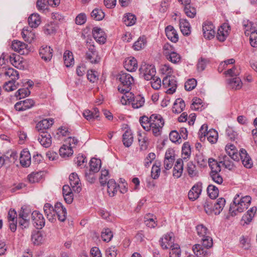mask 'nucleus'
Returning <instances> with one entry per match:
<instances>
[{"label":"nucleus","instance_id":"nucleus-57","mask_svg":"<svg viewBox=\"0 0 257 257\" xmlns=\"http://www.w3.org/2000/svg\"><path fill=\"white\" fill-rule=\"evenodd\" d=\"M219 173L220 172L211 171L210 176L215 183L218 184H221L223 182V178Z\"/></svg>","mask_w":257,"mask_h":257},{"label":"nucleus","instance_id":"nucleus-20","mask_svg":"<svg viewBox=\"0 0 257 257\" xmlns=\"http://www.w3.org/2000/svg\"><path fill=\"white\" fill-rule=\"evenodd\" d=\"M20 162L23 167H28L31 163V158L30 152L27 150H23L20 156Z\"/></svg>","mask_w":257,"mask_h":257},{"label":"nucleus","instance_id":"nucleus-4","mask_svg":"<svg viewBox=\"0 0 257 257\" xmlns=\"http://www.w3.org/2000/svg\"><path fill=\"white\" fill-rule=\"evenodd\" d=\"M202 244H196L193 246V250L196 256H205L208 254V249L212 247L213 241L209 236L208 237L201 238Z\"/></svg>","mask_w":257,"mask_h":257},{"label":"nucleus","instance_id":"nucleus-52","mask_svg":"<svg viewBox=\"0 0 257 257\" xmlns=\"http://www.w3.org/2000/svg\"><path fill=\"white\" fill-rule=\"evenodd\" d=\"M5 75L9 77H11V80L16 81L19 78V74L18 72L13 68H8L6 72Z\"/></svg>","mask_w":257,"mask_h":257},{"label":"nucleus","instance_id":"nucleus-42","mask_svg":"<svg viewBox=\"0 0 257 257\" xmlns=\"http://www.w3.org/2000/svg\"><path fill=\"white\" fill-rule=\"evenodd\" d=\"M107 192L110 196H113L117 192V186L115 181L113 179L109 180L107 182Z\"/></svg>","mask_w":257,"mask_h":257},{"label":"nucleus","instance_id":"nucleus-30","mask_svg":"<svg viewBox=\"0 0 257 257\" xmlns=\"http://www.w3.org/2000/svg\"><path fill=\"white\" fill-rule=\"evenodd\" d=\"M132 107L134 108L138 109L142 107L145 103V98L141 95L135 96L133 94V98L131 99Z\"/></svg>","mask_w":257,"mask_h":257},{"label":"nucleus","instance_id":"nucleus-36","mask_svg":"<svg viewBox=\"0 0 257 257\" xmlns=\"http://www.w3.org/2000/svg\"><path fill=\"white\" fill-rule=\"evenodd\" d=\"M64 63L67 67L72 66L74 63L73 53L72 52L67 50L63 55Z\"/></svg>","mask_w":257,"mask_h":257},{"label":"nucleus","instance_id":"nucleus-47","mask_svg":"<svg viewBox=\"0 0 257 257\" xmlns=\"http://www.w3.org/2000/svg\"><path fill=\"white\" fill-rule=\"evenodd\" d=\"M208 163L209 167L211 169V171L220 172L221 167L220 166L219 162H218L213 158H209L208 160Z\"/></svg>","mask_w":257,"mask_h":257},{"label":"nucleus","instance_id":"nucleus-59","mask_svg":"<svg viewBox=\"0 0 257 257\" xmlns=\"http://www.w3.org/2000/svg\"><path fill=\"white\" fill-rule=\"evenodd\" d=\"M166 57L168 60L175 64L179 62L181 59L180 56L175 51L170 53Z\"/></svg>","mask_w":257,"mask_h":257},{"label":"nucleus","instance_id":"nucleus-49","mask_svg":"<svg viewBox=\"0 0 257 257\" xmlns=\"http://www.w3.org/2000/svg\"><path fill=\"white\" fill-rule=\"evenodd\" d=\"M184 11L187 16L190 18H193L196 15V9L192 7L190 5V3L184 6Z\"/></svg>","mask_w":257,"mask_h":257},{"label":"nucleus","instance_id":"nucleus-22","mask_svg":"<svg viewBox=\"0 0 257 257\" xmlns=\"http://www.w3.org/2000/svg\"><path fill=\"white\" fill-rule=\"evenodd\" d=\"M174 239L172 237V233L167 234L161 238V245L163 248H171L175 244L173 243Z\"/></svg>","mask_w":257,"mask_h":257},{"label":"nucleus","instance_id":"nucleus-35","mask_svg":"<svg viewBox=\"0 0 257 257\" xmlns=\"http://www.w3.org/2000/svg\"><path fill=\"white\" fill-rule=\"evenodd\" d=\"M28 23L31 28H37L41 23L39 15L38 14H32L28 18Z\"/></svg>","mask_w":257,"mask_h":257},{"label":"nucleus","instance_id":"nucleus-63","mask_svg":"<svg viewBox=\"0 0 257 257\" xmlns=\"http://www.w3.org/2000/svg\"><path fill=\"white\" fill-rule=\"evenodd\" d=\"M109 172L107 170H102L101 175L99 177V182L101 186H103L106 184L107 180L109 178Z\"/></svg>","mask_w":257,"mask_h":257},{"label":"nucleus","instance_id":"nucleus-33","mask_svg":"<svg viewBox=\"0 0 257 257\" xmlns=\"http://www.w3.org/2000/svg\"><path fill=\"white\" fill-rule=\"evenodd\" d=\"M179 26L180 30L184 35L188 36L190 34V25L186 19H180Z\"/></svg>","mask_w":257,"mask_h":257},{"label":"nucleus","instance_id":"nucleus-25","mask_svg":"<svg viewBox=\"0 0 257 257\" xmlns=\"http://www.w3.org/2000/svg\"><path fill=\"white\" fill-rule=\"evenodd\" d=\"M4 155L6 161V164L9 166L15 164L19 158L17 153L15 151H8Z\"/></svg>","mask_w":257,"mask_h":257},{"label":"nucleus","instance_id":"nucleus-62","mask_svg":"<svg viewBox=\"0 0 257 257\" xmlns=\"http://www.w3.org/2000/svg\"><path fill=\"white\" fill-rule=\"evenodd\" d=\"M170 140L173 143H177L180 144L182 142V140L180 135L176 131H172L169 135Z\"/></svg>","mask_w":257,"mask_h":257},{"label":"nucleus","instance_id":"nucleus-10","mask_svg":"<svg viewBox=\"0 0 257 257\" xmlns=\"http://www.w3.org/2000/svg\"><path fill=\"white\" fill-rule=\"evenodd\" d=\"M214 26L211 22H206L202 25V31L205 38L210 40L215 36Z\"/></svg>","mask_w":257,"mask_h":257},{"label":"nucleus","instance_id":"nucleus-37","mask_svg":"<svg viewBox=\"0 0 257 257\" xmlns=\"http://www.w3.org/2000/svg\"><path fill=\"white\" fill-rule=\"evenodd\" d=\"M186 169L190 177L193 178L198 176V171L196 165L192 162L190 161L188 163Z\"/></svg>","mask_w":257,"mask_h":257},{"label":"nucleus","instance_id":"nucleus-6","mask_svg":"<svg viewBox=\"0 0 257 257\" xmlns=\"http://www.w3.org/2000/svg\"><path fill=\"white\" fill-rule=\"evenodd\" d=\"M140 71L147 80H150L155 76L156 70L154 66L152 65H142L140 68Z\"/></svg>","mask_w":257,"mask_h":257},{"label":"nucleus","instance_id":"nucleus-11","mask_svg":"<svg viewBox=\"0 0 257 257\" xmlns=\"http://www.w3.org/2000/svg\"><path fill=\"white\" fill-rule=\"evenodd\" d=\"M230 31V28L229 25L227 23L223 24L218 28L216 37L217 39L220 42L224 41Z\"/></svg>","mask_w":257,"mask_h":257},{"label":"nucleus","instance_id":"nucleus-16","mask_svg":"<svg viewBox=\"0 0 257 257\" xmlns=\"http://www.w3.org/2000/svg\"><path fill=\"white\" fill-rule=\"evenodd\" d=\"M11 63L15 67L20 70H23L25 66L23 64V58L16 54H12L9 57Z\"/></svg>","mask_w":257,"mask_h":257},{"label":"nucleus","instance_id":"nucleus-26","mask_svg":"<svg viewBox=\"0 0 257 257\" xmlns=\"http://www.w3.org/2000/svg\"><path fill=\"white\" fill-rule=\"evenodd\" d=\"M44 211L48 220L53 222L55 220V207L50 203H46L44 206Z\"/></svg>","mask_w":257,"mask_h":257},{"label":"nucleus","instance_id":"nucleus-27","mask_svg":"<svg viewBox=\"0 0 257 257\" xmlns=\"http://www.w3.org/2000/svg\"><path fill=\"white\" fill-rule=\"evenodd\" d=\"M165 33L167 38L174 43H176L178 41V34L174 28V27L171 25L168 26L165 28Z\"/></svg>","mask_w":257,"mask_h":257},{"label":"nucleus","instance_id":"nucleus-54","mask_svg":"<svg viewBox=\"0 0 257 257\" xmlns=\"http://www.w3.org/2000/svg\"><path fill=\"white\" fill-rule=\"evenodd\" d=\"M31 239L34 244L39 245L43 241V236L41 233L39 231L34 232L32 234Z\"/></svg>","mask_w":257,"mask_h":257},{"label":"nucleus","instance_id":"nucleus-48","mask_svg":"<svg viewBox=\"0 0 257 257\" xmlns=\"http://www.w3.org/2000/svg\"><path fill=\"white\" fill-rule=\"evenodd\" d=\"M43 173L42 172H33L28 176L29 181L31 183H35L39 182L42 178Z\"/></svg>","mask_w":257,"mask_h":257},{"label":"nucleus","instance_id":"nucleus-61","mask_svg":"<svg viewBox=\"0 0 257 257\" xmlns=\"http://www.w3.org/2000/svg\"><path fill=\"white\" fill-rule=\"evenodd\" d=\"M123 94L121 97L120 102L123 105H126L127 102H131V99L133 98V93L130 92H120Z\"/></svg>","mask_w":257,"mask_h":257},{"label":"nucleus","instance_id":"nucleus-9","mask_svg":"<svg viewBox=\"0 0 257 257\" xmlns=\"http://www.w3.org/2000/svg\"><path fill=\"white\" fill-rule=\"evenodd\" d=\"M31 215L33 224L37 229H41L44 226L45 220L41 213L38 211H34Z\"/></svg>","mask_w":257,"mask_h":257},{"label":"nucleus","instance_id":"nucleus-53","mask_svg":"<svg viewBox=\"0 0 257 257\" xmlns=\"http://www.w3.org/2000/svg\"><path fill=\"white\" fill-rule=\"evenodd\" d=\"M147 41L143 37H140L134 43L133 48L136 51H140L144 48L146 45Z\"/></svg>","mask_w":257,"mask_h":257},{"label":"nucleus","instance_id":"nucleus-38","mask_svg":"<svg viewBox=\"0 0 257 257\" xmlns=\"http://www.w3.org/2000/svg\"><path fill=\"white\" fill-rule=\"evenodd\" d=\"M101 165V161L100 159L94 158H92L89 163V170L93 173H97L99 171Z\"/></svg>","mask_w":257,"mask_h":257},{"label":"nucleus","instance_id":"nucleus-32","mask_svg":"<svg viewBox=\"0 0 257 257\" xmlns=\"http://www.w3.org/2000/svg\"><path fill=\"white\" fill-rule=\"evenodd\" d=\"M185 107L184 101L181 98H177L173 104L172 111L175 113H180L183 111Z\"/></svg>","mask_w":257,"mask_h":257},{"label":"nucleus","instance_id":"nucleus-58","mask_svg":"<svg viewBox=\"0 0 257 257\" xmlns=\"http://www.w3.org/2000/svg\"><path fill=\"white\" fill-rule=\"evenodd\" d=\"M208 63L209 60L203 57L199 58L197 64V70L199 72L203 71L205 69Z\"/></svg>","mask_w":257,"mask_h":257},{"label":"nucleus","instance_id":"nucleus-23","mask_svg":"<svg viewBox=\"0 0 257 257\" xmlns=\"http://www.w3.org/2000/svg\"><path fill=\"white\" fill-rule=\"evenodd\" d=\"M124 67L128 71H135L138 68L137 60L134 57H128L124 62Z\"/></svg>","mask_w":257,"mask_h":257},{"label":"nucleus","instance_id":"nucleus-24","mask_svg":"<svg viewBox=\"0 0 257 257\" xmlns=\"http://www.w3.org/2000/svg\"><path fill=\"white\" fill-rule=\"evenodd\" d=\"M54 123L53 119H44L37 123L36 126V130L41 133L49 128Z\"/></svg>","mask_w":257,"mask_h":257},{"label":"nucleus","instance_id":"nucleus-56","mask_svg":"<svg viewBox=\"0 0 257 257\" xmlns=\"http://www.w3.org/2000/svg\"><path fill=\"white\" fill-rule=\"evenodd\" d=\"M153 217L152 214H147L145 217V224L150 227V228H154L157 225V221H156L153 218H151L150 217Z\"/></svg>","mask_w":257,"mask_h":257},{"label":"nucleus","instance_id":"nucleus-2","mask_svg":"<svg viewBox=\"0 0 257 257\" xmlns=\"http://www.w3.org/2000/svg\"><path fill=\"white\" fill-rule=\"evenodd\" d=\"M251 200L249 196L240 197V194H236L230 205L229 211L230 215L233 216L243 212L250 205Z\"/></svg>","mask_w":257,"mask_h":257},{"label":"nucleus","instance_id":"nucleus-17","mask_svg":"<svg viewBox=\"0 0 257 257\" xmlns=\"http://www.w3.org/2000/svg\"><path fill=\"white\" fill-rule=\"evenodd\" d=\"M56 214L58 219L62 222L66 219L67 211L66 208L60 202H57L55 205V214Z\"/></svg>","mask_w":257,"mask_h":257},{"label":"nucleus","instance_id":"nucleus-29","mask_svg":"<svg viewBox=\"0 0 257 257\" xmlns=\"http://www.w3.org/2000/svg\"><path fill=\"white\" fill-rule=\"evenodd\" d=\"M183 171V162L182 159H178L173 168V175L176 178H180Z\"/></svg>","mask_w":257,"mask_h":257},{"label":"nucleus","instance_id":"nucleus-15","mask_svg":"<svg viewBox=\"0 0 257 257\" xmlns=\"http://www.w3.org/2000/svg\"><path fill=\"white\" fill-rule=\"evenodd\" d=\"M239 156V159H241L242 163L245 167L246 168L252 167V161L245 149H241L240 150Z\"/></svg>","mask_w":257,"mask_h":257},{"label":"nucleus","instance_id":"nucleus-55","mask_svg":"<svg viewBox=\"0 0 257 257\" xmlns=\"http://www.w3.org/2000/svg\"><path fill=\"white\" fill-rule=\"evenodd\" d=\"M191 149L189 143H185L182 148V154L183 159H187L190 156Z\"/></svg>","mask_w":257,"mask_h":257},{"label":"nucleus","instance_id":"nucleus-14","mask_svg":"<svg viewBox=\"0 0 257 257\" xmlns=\"http://www.w3.org/2000/svg\"><path fill=\"white\" fill-rule=\"evenodd\" d=\"M69 181L72 190L77 193L81 190L80 179L76 173H71L69 176Z\"/></svg>","mask_w":257,"mask_h":257},{"label":"nucleus","instance_id":"nucleus-40","mask_svg":"<svg viewBox=\"0 0 257 257\" xmlns=\"http://www.w3.org/2000/svg\"><path fill=\"white\" fill-rule=\"evenodd\" d=\"M256 210V207H252L247 211L246 214H244L242 217V220L244 222V223L248 224L252 221Z\"/></svg>","mask_w":257,"mask_h":257},{"label":"nucleus","instance_id":"nucleus-64","mask_svg":"<svg viewBox=\"0 0 257 257\" xmlns=\"http://www.w3.org/2000/svg\"><path fill=\"white\" fill-rule=\"evenodd\" d=\"M240 73V69L239 67L234 66L232 68L229 69L227 71L224 72V74L228 75L230 76H237L239 75Z\"/></svg>","mask_w":257,"mask_h":257},{"label":"nucleus","instance_id":"nucleus-7","mask_svg":"<svg viewBox=\"0 0 257 257\" xmlns=\"http://www.w3.org/2000/svg\"><path fill=\"white\" fill-rule=\"evenodd\" d=\"M11 47L13 50L20 55H27L30 52L28 45L20 41L14 40Z\"/></svg>","mask_w":257,"mask_h":257},{"label":"nucleus","instance_id":"nucleus-60","mask_svg":"<svg viewBox=\"0 0 257 257\" xmlns=\"http://www.w3.org/2000/svg\"><path fill=\"white\" fill-rule=\"evenodd\" d=\"M113 237L112 232L109 228L104 229L101 233V238L105 242H109Z\"/></svg>","mask_w":257,"mask_h":257},{"label":"nucleus","instance_id":"nucleus-39","mask_svg":"<svg viewBox=\"0 0 257 257\" xmlns=\"http://www.w3.org/2000/svg\"><path fill=\"white\" fill-rule=\"evenodd\" d=\"M122 142L123 145L126 147H130L133 142V137L131 131L126 130L122 135Z\"/></svg>","mask_w":257,"mask_h":257},{"label":"nucleus","instance_id":"nucleus-21","mask_svg":"<svg viewBox=\"0 0 257 257\" xmlns=\"http://www.w3.org/2000/svg\"><path fill=\"white\" fill-rule=\"evenodd\" d=\"M92 34L94 39L99 43L104 44L105 42L106 38L103 31L99 28H94L92 30Z\"/></svg>","mask_w":257,"mask_h":257},{"label":"nucleus","instance_id":"nucleus-31","mask_svg":"<svg viewBox=\"0 0 257 257\" xmlns=\"http://www.w3.org/2000/svg\"><path fill=\"white\" fill-rule=\"evenodd\" d=\"M225 204V200L223 198H219L214 203L213 205V213L215 215H218L223 209Z\"/></svg>","mask_w":257,"mask_h":257},{"label":"nucleus","instance_id":"nucleus-28","mask_svg":"<svg viewBox=\"0 0 257 257\" xmlns=\"http://www.w3.org/2000/svg\"><path fill=\"white\" fill-rule=\"evenodd\" d=\"M225 151L228 155L233 160L235 161H239V154L235 147L232 144L227 145L225 147Z\"/></svg>","mask_w":257,"mask_h":257},{"label":"nucleus","instance_id":"nucleus-13","mask_svg":"<svg viewBox=\"0 0 257 257\" xmlns=\"http://www.w3.org/2000/svg\"><path fill=\"white\" fill-rule=\"evenodd\" d=\"M41 145L45 148H49L52 144V138L50 134L45 131L41 132L38 138Z\"/></svg>","mask_w":257,"mask_h":257},{"label":"nucleus","instance_id":"nucleus-51","mask_svg":"<svg viewBox=\"0 0 257 257\" xmlns=\"http://www.w3.org/2000/svg\"><path fill=\"white\" fill-rule=\"evenodd\" d=\"M91 16L96 21H100L104 18L105 15L101 9L96 8L92 11Z\"/></svg>","mask_w":257,"mask_h":257},{"label":"nucleus","instance_id":"nucleus-19","mask_svg":"<svg viewBox=\"0 0 257 257\" xmlns=\"http://www.w3.org/2000/svg\"><path fill=\"white\" fill-rule=\"evenodd\" d=\"M53 49L49 46H42L39 50V55L45 61H49L52 57Z\"/></svg>","mask_w":257,"mask_h":257},{"label":"nucleus","instance_id":"nucleus-3","mask_svg":"<svg viewBox=\"0 0 257 257\" xmlns=\"http://www.w3.org/2000/svg\"><path fill=\"white\" fill-rule=\"evenodd\" d=\"M117 79L120 82L117 89L120 92H128L131 90L134 83L133 77L129 73L120 72L117 75Z\"/></svg>","mask_w":257,"mask_h":257},{"label":"nucleus","instance_id":"nucleus-12","mask_svg":"<svg viewBox=\"0 0 257 257\" xmlns=\"http://www.w3.org/2000/svg\"><path fill=\"white\" fill-rule=\"evenodd\" d=\"M35 104L34 101L32 99H26L20 101L15 105V108L18 111H25L32 108Z\"/></svg>","mask_w":257,"mask_h":257},{"label":"nucleus","instance_id":"nucleus-41","mask_svg":"<svg viewBox=\"0 0 257 257\" xmlns=\"http://www.w3.org/2000/svg\"><path fill=\"white\" fill-rule=\"evenodd\" d=\"M59 154L61 157L67 158L73 155V151L71 146L63 145L59 149Z\"/></svg>","mask_w":257,"mask_h":257},{"label":"nucleus","instance_id":"nucleus-46","mask_svg":"<svg viewBox=\"0 0 257 257\" xmlns=\"http://www.w3.org/2000/svg\"><path fill=\"white\" fill-rule=\"evenodd\" d=\"M197 234L201 237H208L209 236V232L206 227L203 224H200L196 227Z\"/></svg>","mask_w":257,"mask_h":257},{"label":"nucleus","instance_id":"nucleus-8","mask_svg":"<svg viewBox=\"0 0 257 257\" xmlns=\"http://www.w3.org/2000/svg\"><path fill=\"white\" fill-rule=\"evenodd\" d=\"M202 184L197 182L194 185L188 192V198L191 201H195L198 199L202 192Z\"/></svg>","mask_w":257,"mask_h":257},{"label":"nucleus","instance_id":"nucleus-44","mask_svg":"<svg viewBox=\"0 0 257 257\" xmlns=\"http://www.w3.org/2000/svg\"><path fill=\"white\" fill-rule=\"evenodd\" d=\"M123 21L126 26H132L136 23V17L132 14L127 13L123 16Z\"/></svg>","mask_w":257,"mask_h":257},{"label":"nucleus","instance_id":"nucleus-50","mask_svg":"<svg viewBox=\"0 0 257 257\" xmlns=\"http://www.w3.org/2000/svg\"><path fill=\"white\" fill-rule=\"evenodd\" d=\"M207 191L211 199H215L218 195L219 190L218 188L213 185H208Z\"/></svg>","mask_w":257,"mask_h":257},{"label":"nucleus","instance_id":"nucleus-1","mask_svg":"<svg viewBox=\"0 0 257 257\" xmlns=\"http://www.w3.org/2000/svg\"><path fill=\"white\" fill-rule=\"evenodd\" d=\"M139 121L145 131H151L155 137L161 136L165 123L161 115L153 114L149 117L144 115L140 118Z\"/></svg>","mask_w":257,"mask_h":257},{"label":"nucleus","instance_id":"nucleus-45","mask_svg":"<svg viewBox=\"0 0 257 257\" xmlns=\"http://www.w3.org/2000/svg\"><path fill=\"white\" fill-rule=\"evenodd\" d=\"M230 86L234 89H239L242 87V83L239 77H235L228 80Z\"/></svg>","mask_w":257,"mask_h":257},{"label":"nucleus","instance_id":"nucleus-5","mask_svg":"<svg viewBox=\"0 0 257 257\" xmlns=\"http://www.w3.org/2000/svg\"><path fill=\"white\" fill-rule=\"evenodd\" d=\"M162 85L164 87L168 88L166 92L168 94L174 93L177 87V81L176 78L174 75L166 76L162 80Z\"/></svg>","mask_w":257,"mask_h":257},{"label":"nucleus","instance_id":"nucleus-34","mask_svg":"<svg viewBox=\"0 0 257 257\" xmlns=\"http://www.w3.org/2000/svg\"><path fill=\"white\" fill-rule=\"evenodd\" d=\"M22 35L24 40L29 43H31L35 38V34L31 29H29L28 27L23 28Z\"/></svg>","mask_w":257,"mask_h":257},{"label":"nucleus","instance_id":"nucleus-43","mask_svg":"<svg viewBox=\"0 0 257 257\" xmlns=\"http://www.w3.org/2000/svg\"><path fill=\"white\" fill-rule=\"evenodd\" d=\"M208 141L211 144H215L218 140V133L214 129H210L206 134Z\"/></svg>","mask_w":257,"mask_h":257},{"label":"nucleus","instance_id":"nucleus-18","mask_svg":"<svg viewBox=\"0 0 257 257\" xmlns=\"http://www.w3.org/2000/svg\"><path fill=\"white\" fill-rule=\"evenodd\" d=\"M231 160L232 159L229 156L221 154L219 156V163L222 164L226 169L229 170H232L235 168L233 162Z\"/></svg>","mask_w":257,"mask_h":257}]
</instances>
